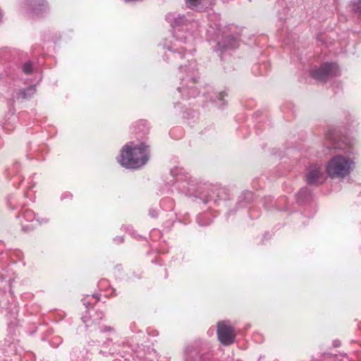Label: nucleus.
I'll return each instance as SVG.
<instances>
[{
  "label": "nucleus",
  "mask_w": 361,
  "mask_h": 361,
  "mask_svg": "<svg viewBox=\"0 0 361 361\" xmlns=\"http://www.w3.org/2000/svg\"><path fill=\"white\" fill-rule=\"evenodd\" d=\"M149 157V149L145 144L128 143L121 149L118 161L126 169H137L147 162Z\"/></svg>",
  "instance_id": "nucleus-1"
},
{
  "label": "nucleus",
  "mask_w": 361,
  "mask_h": 361,
  "mask_svg": "<svg viewBox=\"0 0 361 361\" xmlns=\"http://www.w3.org/2000/svg\"><path fill=\"white\" fill-rule=\"evenodd\" d=\"M354 157L349 154H337L331 158L326 164V171L331 178H344L355 169Z\"/></svg>",
  "instance_id": "nucleus-2"
},
{
  "label": "nucleus",
  "mask_w": 361,
  "mask_h": 361,
  "mask_svg": "<svg viewBox=\"0 0 361 361\" xmlns=\"http://www.w3.org/2000/svg\"><path fill=\"white\" fill-rule=\"evenodd\" d=\"M195 66V64H190L189 68H184L183 66L180 67V71L185 73V76L181 79L183 84L181 88H178V91L183 89L184 94H185V96L188 97H195L196 94V90L194 87L196 80Z\"/></svg>",
  "instance_id": "nucleus-3"
},
{
  "label": "nucleus",
  "mask_w": 361,
  "mask_h": 361,
  "mask_svg": "<svg viewBox=\"0 0 361 361\" xmlns=\"http://www.w3.org/2000/svg\"><path fill=\"white\" fill-rule=\"evenodd\" d=\"M326 171L320 164H314L307 169L305 178L309 184H321L326 180Z\"/></svg>",
  "instance_id": "nucleus-4"
},
{
  "label": "nucleus",
  "mask_w": 361,
  "mask_h": 361,
  "mask_svg": "<svg viewBox=\"0 0 361 361\" xmlns=\"http://www.w3.org/2000/svg\"><path fill=\"white\" fill-rule=\"evenodd\" d=\"M217 334L219 340L224 345L231 344L235 337L233 328L226 322H220L218 323Z\"/></svg>",
  "instance_id": "nucleus-5"
},
{
  "label": "nucleus",
  "mask_w": 361,
  "mask_h": 361,
  "mask_svg": "<svg viewBox=\"0 0 361 361\" xmlns=\"http://www.w3.org/2000/svg\"><path fill=\"white\" fill-rule=\"evenodd\" d=\"M338 67L336 63H326L312 72V76L318 80H326L329 77L336 75Z\"/></svg>",
  "instance_id": "nucleus-6"
},
{
  "label": "nucleus",
  "mask_w": 361,
  "mask_h": 361,
  "mask_svg": "<svg viewBox=\"0 0 361 361\" xmlns=\"http://www.w3.org/2000/svg\"><path fill=\"white\" fill-rule=\"evenodd\" d=\"M188 7L191 8H202L210 6L214 0H185Z\"/></svg>",
  "instance_id": "nucleus-7"
},
{
  "label": "nucleus",
  "mask_w": 361,
  "mask_h": 361,
  "mask_svg": "<svg viewBox=\"0 0 361 361\" xmlns=\"http://www.w3.org/2000/svg\"><path fill=\"white\" fill-rule=\"evenodd\" d=\"M348 8L352 13L361 17V0H351L349 2Z\"/></svg>",
  "instance_id": "nucleus-8"
},
{
  "label": "nucleus",
  "mask_w": 361,
  "mask_h": 361,
  "mask_svg": "<svg viewBox=\"0 0 361 361\" xmlns=\"http://www.w3.org/2000/svg\"><path fill=\"white\" fill-rule=\"evenodd\" d=\"M23 218L27 221H33L35 219H36L39 224L45 223L47 221L45 219H39V218H37L35 214L31 211L26 209L23 213Z\"/></svg>",
  "instance_id": "nucleus-9"
},
{
  "label": "nucleus",
  "mask_w": 361,
  "mask_h": 361,
  "mask_svg": "<svg viewBox=\"0 0 361 361\" xmlns=\"http://www.w3.org/2000/svg\"><path fill=\"white\" fill-rule=\"evenodd\" d=\"M167 20L173 26H180L186 22L185 18L180 16L175 17L173 15H169Z\"/></svg>",
  "instance_id": "nucleus-10"
},
{
  "label": "nucleus",
  "mask_w": 361,
  "mask_h": 361,
  "mask_svg": "<svg viewBox=\"0 0 361 361\" xmlns=\"http://www.w3.org/2000/svg\"><path fill=\"white\" fill-rule=\"evenodd\" d=\"M44 0H23L21 3L22 6L23 7H36L37 6H43ZM34 10L36 8H34Z\"/></svg>",
  "instance_id": "nucleus-11"
},
{
  "label": "nucleus",
  "mask_w": 361,
  "mask_h": 361,
  "mask_svg": "<svg viewBox=\"0 0 361 361\" xmlns=\"http://www.w3.org/2000/svg\"><path fill=\"white\" fill-rule=\"evenodd\" d=\"M238 46V43L235 38L230 37L228 39V43L224 45L226 48L234 49Z\"/></svg>",
  "instance_id": "nucleus-12"
},
{
  "label": "nucleus",
  "mask_w": 361,
  "mask_h": 361,
  "mask_svg": "<svg viewBox=\"0 0 361 361\" xmlns=\"http://www.w3.org/2000/svg\"><path fill=\"white\" fill-rule=\"evenodd\" d=\"M23 72L28 74L32 71V64L30 62H26L23 67Z\"/></svg>",
  "instance_id": "nucleus-13"
},
{
  "label": "nucleus",
  "mask_w": 361,
  "mask_h": 361,
  "mask_svg": "<svg viewBox=\"0 0 361 361\" xmlns=\"http://www.w3.org/2000/svg\"><path fill=\"white\" fill-rule=\"evenodd\" d=\"M193 348L190 346H188L185 348L184 350V354L186 357L189 356L190 354H196V352H193Z\"/></svg>",
  "instance_id": "nucleus-14"
},
{
  "label": "nucleus",
  "mask_w": 361,
  "mask_h": 361,
  "mask_svg": "<svg viewBox=\"0 0 361 361\" xmlns=\"http://www.w3.org/2000/svg\"><path fill=\"white\" fill-rule=\"evenodd\" d=\"M224 94L223 93H219L218 94V99L220 100V101H222L223 100V97H224Z\"/></svg>",
  "instance_id": "nucleus-15"
}]
</instances>
